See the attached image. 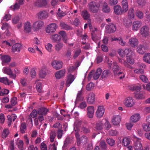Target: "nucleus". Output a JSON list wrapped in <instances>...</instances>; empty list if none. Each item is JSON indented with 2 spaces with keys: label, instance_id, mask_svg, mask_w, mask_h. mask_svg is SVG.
Listing matches in <instances>:
<instances>
[{
  "label": "nucleus",
  "instance_id": "nucleus-1",
  "mask_svg": "<svg viewBox=\"0 0 150 150\" xmlns=\"http://www.w3.org/2000/svg\"><path fill=\"white\" fill-rule=\"evenodd\" d=\"M89 9L93 13H95L98 12V8L100 7L99 4L94 1H92L89 4Z\"/></svg>",
  "mask_w": 150,
  "mask_h": 150
},
{
  "label": "nucleus",
  "instance_id": "nucleus-2",
  "mask_svg": "<svg viewBox=\"0 0 150 150\" xmlns=\"http://www.w3.org/2000/svg\"><path fill=\"white\" fill-rule=\"evenodd\" d=\"M51 64L55 69L58 70L62 68L63 63L60 60H54L51 62Z\"/></svg>",
  "mask_w": 150,
  "mask_h": 150
},
{
  "label": "nucleus",
  "instance_id": "nucleus-3",
  "mask_svg": "<svg viewBox=\"0 0 150 150\" xmlns=\"http://www.w3.org/2000/svg\"><path fill=\"white\" fill-rule=\"evenodd\" d=\"M106 32L108 34L114 33L116 30V25L112 23H110L105 27Z\"/></svg>",
  "mask_w": 150,
  "mask_h": 150
},
{
  "label": "nucleus",
  "instance_id": "nucleus-4",
  "mask_svg": "<svg viewBox=\"0 0 150 150\" xmlns=\"http://www.w3.org/2000/svg\"><path fill=\"white\" fill-rule=\"evenodd\" d=\"M44 22L41 20H39L34 23L33 25V29L34 31H37L41 29L44 25Z\"/></svg>",
  "mask_w": 150,
  "mask_h": 150
},
{
  "label": "nucleus",
  "instance_id": "nucleus-5",
  "mask_svg": "<svg viewBox=\"0 0 150 150\" xmlns=\"http://www.w3.org/2000/svg\"><path fill=\"white\" fill-rule=\"evenodd\" d=\"M38 18L40 20L47 18L48 16V14L46 10L40 11L37 14Z\"/></svg>",
  "mask_w": 150,
  "mask_h": 150
},
{
  "label": "nucleus",
  "instance_id": "nucleus-6",
  "mask_svg": "<svg viewBox=\"0 0 150 150\" xmlns=\"http://www.w3.org/2000/svg\"><path fill=\"white\" fill-rule=\"evenodd\" d=\"M35 6L38 8L45 7L47 5L46 0H36L34 3Z\"/></svg>",
  "mask_w": 150,
  "mask_h": 150
},
{
  "label": "nucleus",
  "instance_id": "nucleus-7",
  "mask_svg": "<svg viewBox=\"0 0 150 150\" xmlns=\"http://www.w3.org/2000/svg\"><path fill=\"white\" fill-rule=\"evenodd\" d=\"M95 95L93 93H90L86 97L87 102L89 104H93L95 102Z\"/></svg>",
  "mask_w": 150,
  "mask_h": 150
},
{
  "label": "nucleus",
  "instance_id": "nucleus-8",
  "mask_svg": "<svg viewBox=\"0 0 150 150\" xmlns=\"http://www.w3.org/2000/svg\"><path fill=\"white\" fill-rule=\"evenodd\" d=\"M57 28L56 24L54 23L49 24L46 29V32L48 33H53L54 32Z\"/></svg>",
  "mask_w": 150,
  "mask_h": 150
},
{
  "label": "nucleus",
  "instance_id": "nucleus-9",
  "mask_svg": "<svg viewBox=\"0 0 150 150\" xmlns=\"http://www.w3.org/2000/svg\"><path fill=\"white\" fill-rule=\"evenodd\" d=\"M124 104L127 107H131L134 105V102L132 98L129 97L126 98Z\"/></svg>",
  "mask_w": 150,
  "mask_h": 150
},
{
  "label": "nucleus",
  "instance_id": "nucleus-10",
  "mask_svg": "<svg viewBox=\"0 0 150 150\" xmlns=\"http://www.w3.org/2000/svg\"><path fill=\"white\" fill-rule=\"evenodd\" d=\"M105 110L103 106H98V108L96 113L97 117L98 118L102 117L104 113Z\"/></svg>",
  "mask_w": 150,
  "mask_h": 150
},
{
  "label": "nucleus",
  "instance_id": "nucleus-11",
  "mask_svg": "<svg viewBox=\"0 0 150 150\" xmlns=\"http://www.w3.org/2000/svg\"><path fill=\"white\" fill-rule=\"evenodd\" d=\"M140 33L144 37H146L149 35V28L146 26L142 27L140 30Z\"/></svg>",
  "mask_w": 150,
  "mask_h": 150
},
{
  "label": "nucleus",
  "instance_id": "nucleus-12",
  "mask_svg": "<svg viewBox=\"0 0 150 150\" xmlns=\"http://www.w3.org/2000/svg\"><path fill=\"white\" fill-rule=\"evenodd\" d=\"M11 58L8 55H4L1 57L2 60V64L3 65H6L11 61Z\"/></svg>",
  "mask_w": 150,
  "mask_h": 150
},
{
  "label": "nucleus",
  "instance_id": "nucleus-13",
  "mask_svg": "<svg viewBox=\"0 0 150 150\" xmlns=\"http://www.w3.org/2000/svg\"><path fill=\"white\" fill-rule=\"evenodd\" d=\"M75 78L74 75L69 74L68 75L67 80L66 81V87H69L75 79Z\"/></svg>",
  "mask_w": 150,
  "mask_h": 150
},
{
  "label": "nucleus",
  "instance_id": "nucleus-14",
  "mask_svg": "<svg viewBox=\"0 0 150 150\" xmlns=\"http://www.w3.org/2000/svg\"><path fill=\"white\" fill-rule=\"evenodd\" d=\"M114 13L116 15H120L124 12L121 7L120 5H117L114 6Z\"/></svg>",
  "mask_w": 150,
  "mask_h": 150
},
{
  "label": "nucleus",
  "instance_id": "nucleus-15",
  "mask_svg": "<svg viewBox=\"0 0 150 150\" xmlns=\"http://www.w3.org/2000/svg\"><path fill=\"white\" fill-rule=\"evenodd\" d=\"M129 43L131 46L135 47H137L138 42L137 39L135 38H133L129 40Z\"/></svg>",
  "mask_w": 150,
  "mask_h": 150
},
{
  "label": "nucleus",
  "instance_id": "nucleus-16",
  "mask_svg": "<svg viewBox=\"0 0 150 150\" xmlns=\"http://www.w3.org/2000/svg\"><path fill=\"white\" fill-rule=\"evenodd\" d=\"M83 123L81 120H77L75 123L74 125V129L76 132L80 131V127H81V125Z\"/></svg>",
  "mask_w": 150,
  "mask_h": 150
},
{
  "label": "nucleus",
  "instance_id": "nucleus-17",
  "mask_svg": "<svg viewBox=\"0 0 150 150\" xmlns=\"http://www.w3.org/2000/svg\"><path fill=\"white\" fill-rule=\"evenodd\" d=\"M113 70L115 75L120 74L122 73V72H120L121 68L117 65H115L113 67Z\"/></svg>",
  "mask_w": 150,
  "mask_h": 150
},
{
  "label": "nucleus",
  "instance_id": "nucleus-18",
  "mask_svg": "<svg viewBox=\"0 0 150 150\" xmlns=\"http://www.w3.org/2000/svg\"><path fill=\"white\" fill-rule=\"evenodd\" d=\"M134 97L138 99H143L145 98V96L142 93L138 91H135L134 93Z\"/></svg>",
  "mask_w": 150,
  "mask_h": 150
},
{
  "label": "nucleus",
  "instance_id": "nucleus-19",
  "mask_svg": "<svg viewBox=\"0 0 150 150\" xmlns=\"http://www.w3.org/2000/svg\"><path fill=\"white\" fill-rule=\"evenodd\" d=\"M21 47L22 45L20 44L17 43L12 46V49L13 51L14 52L16 51L19 52L20 51Z\"/></svg>",
  "mask_w": 150,
  "mask_h": 150
},
{
  "label": "nucleus",
  "instance_id": "nucleus-20",
  "mask_svg": "<svg viewBox=\"0 0 150 150\" xmlns=\"http://www.w3.org/2000/svg\"><path fill=\"white\" fill-rule=\"evenodd\" d=\"M121 119V118L119 116H117L114 117L112 119V122L114 125H117L120 122Z\"/></svg>",
  "mask_w": 150,
  "mask_h": 150
},
{
  "label": "nucleus",
  "instance_id": "nucleus-21",
  "mask_svg": "<svg viewBox=\"0 0 150 150\" xmlns=\"http://www.w3.org/2000/svg\"><path fill=\"white\" fill-rule=\"evenodd\" d=\"M24 30L25 32L29 33L31 30V27L30 23L29 22H27L24 24Z\"/></svg>",
  "mask_w": 150,
  "mask_h": 150
},
{
  "label": "nucleus",
  "instance_id": "nucleus-22",
  "mask_svg": "<svg viewBox=\"0 0 150 150\" xmlns=\"http://www.w3.org/2000/svg\"><path fill=\"white\" fill-rule=\"evenodd\" d=\"M141 26V23L137 21H134L132 25V30H138Z\"/></svg>",
  "mask_w": 150,
  "mask_h": 150
},
{
  "label": "nucleus",
  "instance_id": "nucleus-23",
  "mask_svg": "<svg viewBox=\"0 0 150 150\" xmlns=\"http://www.w3.org/2000/svg\"><path fill=\"white\" fill-rule=\"evenodd\" d=\"M65 73V69L62 70L57 72L55 74L56 78L57 79H60L64 76Z\"/></svg>",
  "mask_w": 150,
  "mask_h": 150
},
{
  "label": "nucleus",
  "instance_id": "nucleus-24",
  "mask_svg": "<svg viewBox=\"0 0 150 150\" xmlns=\"http://www.w3.org/2000/svg\"><path fill=\"white\" fill-rule=\"evenodd\" d=\"M122 11L124 12H126L128 9V4L127 0H123L122 2Z\"/></svg>",
  "mask_w": 150,
  "mask_h": 150
},
{
  "label": "nucleus",
  "instance_id": "nucleus-25",
  "mask_svg": "<svg viewBox=\"0 0 150 150\" xmlns=\"http://www.w3.org/2000/svg\"><path fill=\"white\" fill-rule=\"evenodd\" d=\"M132 21L129 18H125L123 20V23L126 28H129L132 24Z\"/></svg>",
  "mask_w": 150,
  "mask_h": 150
},
{
  "label": "nucleus",
  "instance_id": "nucleus-26",
  "mask_svg": "<svg viewBox=\"0 0 150 150\" xmlns=\"http://www.w3.org/2000/svg\"><path fill=\"white\" fill-rule=\"evenodd\" d=\"M124 52L126 55V56L127 57H133L134 56L135 54L133 51L131 49H126L124 50Z\"/></svg>",
  "mask_w": 150,
  "mask_h": 150
},
{
  "label": "nucleus",
  "instance_id": "nucleus-27",
  "mask_svg": "<svg viewBox=\"0 0 150 150\" xmlns=\"http://www.w3.org/2000/svg\"><path fill=\"white\" fill-rule=\"evenodd\" d=\"M140 119L139 114L138 113L135 114L131 117V121L132 122H136Z\"/></svg>",
  "mask_w": 150,
  "mask_h": 150
},
{
  "label": "nucleus",
  "instance_id": "nucleus-28",
  "mask_svg": "<svg viewBox=\"0 0 150 150\" xmlns=\"http://www.w3.org/2000/svg\"><path fill=\"white\" fill-rule=\"evenodd\" d=\"M48 111V110L45 108H41L38 110V113L40 115H45Z\"/></svg>",
  "mask_w": 150,
  "mask_h": 150
},
{
  "label": "nucleus",
  "instance_id": "nucleus-29",
  "mask_svg": "<svg viewBox=\"0 0 150 150\" xmlns=\"http://www.w3.org/2000/svg\"><path fill=\"white\" fill-rule=\"evenodd\" d=\"M50 38L52 41L54 42H59L60 40V37L58 34H54L51 36Z\"/></svg>",
  "mask_w": 150,
  "mask_h": 150
},
{
  "label": "nucleus",
  "instance_id": "nucleus-30",
  "mask_svg": "<svg viewBox=\"0 0 150 150\" xmlns=\"http://www.w3.org/2000/svg\"><path fill=\"white\" fill-rule=\"evenodd\" d=\"M137 52L139 53L143 54L145 52V47L143 45H139L137 47Z\"/></svg>",
  "mask_w": 150,
  "mask_h": 150
},
{
  "label": "nucleus",
  "instance_id": "nucleus-31",
  "mask_svg": "<svg viewBox=\"0 0 150 150\" xmlns=\"http://www.w3.org/2000/svg\"><path fill=\"white\" fill-rule=\"evenodd\" d=\"M47 69L45 67L42 68V69L40 70L39 73V76L40 78H44L46 75V72Z\"/></svg>",
  "mask_w": 150,
  "mask_h": 150
},
{
  "label": "nucleus",
  "instance_id": "nucleus-32",
  "mask_svg": "<svg viewBox=\"0 0 150 150\" xmlns=\"http://www.w3.org/2000/svg\"><path fill=\"white\" fill-rule=\"evenodd\" d=\"M0 82L3 83L5 84H7L8 85H9L12 83V81L9 82L7 78L6 77L0 78Z\"/></svg>",
  "mask_w": 150,
  "mask_h": 150
},
{
  "label": "nucleus",
  "instance_id": "nucleus-33",
  "mask_svg": "<svg viewBox=\"0 0 150 150\" xmlns=\"http://www.w3.org/2000/svg\"><path fill=\"white\" fill-rule=\"evenodd\" d=\"M144 61L148 64H150V53L145 54L143 57Z\"/></svg>",
  "mask_w": 150,
  "mask_h": 150
},
{
  "label": "nucleus",
  "instance_id": "nucleus-34",
  "mask_svg": "<svg viewBox=\"0 0 150 150\" xmlns=\"http://www.w3.org/2000/svg\"><path fill=\"white\" fill-rule=\"evenodd\" d=\"M56 136V132L53 131H51L50 135V141L51 142H53L54 140V138Z\"/></svg>",
  "mask_w": 150,
  "mask_h": 150
},
{
  "label": "nucleus",
  "instance_id": "nucleus-35",
  "mask_svg": "<svg viewBox=\"0 0 150 150\" xmlns=\"http://www.w3.org/2000/svg\"><path fill=\"white\" fill-rule=\"evenodd\" d=\"M58 34H59V36L60 37V39L62 38L65 43H66V32L65 31L62 30L59 31Z\"/></svg>",
  "mask_w": 150,
  "mask_h": 150
},
{
  "label": "nucleus",
  "instance_id": "nucleus-36",
  "mask_svg": "<svg viewBox=\"0 0 150 150\" xmlns=\"http://www.w3.org/2000/svg\"><path fill=\"white\" fill-rule=\"evenodd\" d=\"M82 15L85 20H87L90 17V14H88L87 11L85 10L82 11Z\"/></svg>",
  "mask_w": 150,
  "mask_h": 150
},
{
  "label": "nucleus",
  "instance_id": "nucleus-37",
  "mask_svg": "<svg viewBox=\"0 0 150 150\" xmlns=\"http://www.w3.org/2000/svg\"><path fill=\"white\" fill-rule=\"evenodd\" d=\"M103 12L108 13L110 12V9L106 3H105L103 6Z\"/></svg>",
  "mask_w": 150,
  "mask_h": 150
},
{
  "label": "nucleus",
  "instance_id": "nucleus-38",
  "mask_svg": "<svg viewBox=\"0 0 150 150\" xmlns=\"http://www.w3.org/2000/svg\"><path fill=\"white\" fill-rule=\"evenodd\" d=\"M26 128V125L25 123L23 122L21 125L20 131L22 133H24L25 132V130Z\"/></svg>",
  "mask_w": 150,
  "mask_h": 150
},
{
  "label": "nucleus",
  "instance_id": "nucleus-39",
  "mask_svg": "<svg viewBox=\"0 0 150 150\" xmlns=\"http://www.w3.org/2000/svg\"><path fill=\"white\" fill-rule=\"evenodd\" d=\"M110 71L109 70H105L102 73L101 77L102 78L107 77L109 74H110Z\"/></svg>",
  "mask_w": 150,
  "mask_h": 150
},
{
  "label": "nucleus",
  "instance_id": "nucleus-40",
  "mask_svg": "<svg viewBox=\"0 0 150 150\" xmlns=\"http://www.w3.org/2000/svg\"><path fill=\"white\" fill-rule=\"evenodd\" d=\"M99 146L102 150H106L107 144L104 141H101L100 142Z\"/></svg>",
  "mask_w": 150,
  "mask_h": 150
},
{
  "label": "nucleus",
  "instance_id": "nucleus-41",
  "mask_svg": "<svg viewBox=\"0 0 150 150\" xmlns=\"http://www.w3.org/2000/svg\"><path fill=\"white\" fill-rule=\"evenodd\" d=\"M103 124L101 122H99L96 124V129L97 130H101L103 128Z\"/></svg>",
  "mask_w": 150,
  "mask_h": 150
},
{
  "label": "nucleus",
  "instance_id": "nucleus-42",
  "mask_svg": "<svg viewBox=\"0 0 150 150\" xmlns=\"http://www.w3.org/2000/svg\"><path fill=\"white\" fill-rule=\"evenodd\" d=\"M9 132L8 129H4L2 134V137L4 139L6 138L9 134Z\"/></svg>",
  "mask_w": 150,
  "mask_h": 150
},
{
  "label": "nucleus",
  "instance_id": "nucleus-43",
  "mask_svg": "<svg viewBox=\"0 0 150 150\" xmlns=\"http://www.w3.org/2000/svg\"><path fill=\"white\" fill-rule=\"evenodd\" d=\"M82 92L81 91H79L77 94L76 100L75 102V103H76L77 102L82 100L83 98L82 96Z\"/></svg>",
  "mask_w": 150,
  "mask_h": 150
},
{
  "label": "nucleus",
  "instance_id": "nucleus-44",
  "mask_svg": "<svg viewBox=\"0 0 150 150\" xmlns=\"http://www.w3.org/2000/svg\"><path fill=\"white\" fill-rule=\"evenodd\" d=\"M4 73L9 75L12 74L11 69L9 67H4L3 69Z\"/></svg>",
  "mask_w": 150,
  "mask_h": 150
},
{
  "label": "nucleus",
  "instance_id": "nucleus-45",
  "mask_svg": "<svg viewBox=\"0 0 150 150\" xmlns=\"http://www.w3.org/2000/svg\"><path fill=\"white\" fill-rule=\"evenodd\" d=\"M137 2L139 6L141 8H143L145 5L146 2L145 0H138Z\"/></svg>",
  "mask_w": 150,
  "mask_h": 150
},
{
  "label": "nucleus",
  "instance_id": "nucleus-46",
  "mask_svg": "<svg viewBox=\"0 0 150 150\" xmlns=\"http://www.w3.org/2000/svg\"><path fill=\"white\" fill-rule=\"evenodd\" d=\"M106 142L107 143L111 146H113L115 144V141L111 138L107 139Z\"/></svg>",
  "mask_w": 150,
  "mask_h": 150
},
{
  "label": "nucleus",
  "instance_id": "nucleus-47",
  "mask_svg": "<svg viewBox=\"0 0 150 150\" xmlns=\"http://www.w3.org/2000/svg\"><path fill=\"white\" fill-rule=\"evenodd\" d=\"M20 150H23V142L21 140H19V142L17 144Z\"/></svg>",
  "mask_w": 150,
  "mask_h": 150
},
{
  "label": "nucleus",
  "instance_id": "nucleus-48",
  "mask_svg": "<svg viewBox=\"0 0 150 150\" xmlns=\"http://www.w3.org/2000/svg\"><path fill=\"white\" fill-rule=\"evenodd\" d=\"M133 11L134 10L132 8H130L129 11L128 16L130 18H132L134 17V13Z\"/></svg>",
  "mask_w": 150,
  "mask_h": 150
},
{
  "label": "nucleus",
  "instance_id": "nucleus-49",
  "mask_svg": "<svg viewBox=\"0 0 150 150\" xmlns=\"http://www.w3.org/2000/svg\"><path fill=\"white\" fill-rule=\"evenodd\" d=\"M94 86V85L92 82H91L88 83L86 86V90L88 91H90Z\"/></svg>",
  "mask_w": 150,
  "mask_h": 150
},
{
  "label": "nucleus",
  "instance_id": "nucleus-50",
  "mask_svg": "<svg viewBox=\"0 0 150 150\" xmlns=\"http://www.w3.org/2000/svg\"><path fill=\"white\" fill-rule=\"evenodd\" d=\"M9 92L8 90L6 89H3L0 91V96H4L7 94Z\"/></svg>",
  "mask_w": 150,
  "mask_h": 150
},
{
  "label": "nucleus",
  "instance_id": "nucleus-51",
  "mask_svg": "<svg viewBox=\"0 0 150 150\" xmlns=\"http://www.w3.org/2000/svg\"><path fill=\"white\" fill-rule=\"evenodd\" d=\"M55 49L56 50L59 51L63 47V44L61 43L57 44L55 45Z\"/></svg>",
  "mask_w": 150,
  "mask_h": 150
},
{
  "label": "nucleus",
  "instance_id": "nucleus-52",
  "mask_svg": "<svg viewBox=\"0 0 150 150\" xmlns=\"http://www.w3.org/2000/svg\"><path fill=\"white\" fill-rule=\"evenodd\" d=\"M36 88L38 91L40 93L42 91V83L40 82L37 83L36 86Z\"/></svg>",
  "mask_w": 150,
  "mask_h": 150
},
{
  "label": "nucleus",
  "instance_id": "nucleus-53",
  "mask_svg": "<svg viewBox=\"0 0 150 150\" xmlns=\"http://www.w3.org/2000/svg\"><path fill=\"white\" fill-rule=\"evenodd\" d=\"M132 57H129V56L126 57L127 60V62L131 64H133L134 63V60L132 58Z\"/></svg>",
  "mask_w": 150,
  "mask_h": 150
},
{
  "label": "nucleus",
  "instance_id": "nucleus-54",
  "mask_svg": "<svg viewBox=\"0 0 150 150\" xmlns=\"http://www.w3.org/2000/svg\"><path fill=\"white\" fill-rule=\"evenodd\" d=\"M87 139V137L83 135L82 136L80 139V144L81 143H86Z\"/></svg>",
  "mask_w": 150,
  "mask_h": 150
},
{
  "label": "nucleus",
  "instance_id": "nucleus-55",
  "mask_svg": "<svg viewBox=\"0 0 150 150\" xmlns=\"http://www.w3.org/2000/svg\"><path fill=\"white\" fill-rule=\"evenodd\" d=\"M135 149L136 150H142V144L140 142L137 143L136 145L135 146Z\"/></svg>",
  "mask_w": 150,
  "mask_h": 150
},
{
  "label": "nucleus",
  "instance_id": "nucleus-56",
  "mask_svg": "<svg viewBox=\"0 0 150 150\" xmlns=\"http://www.w3.org/2000/svg\"><path fill=\"white\" fill-rule=\"evenodd\" d=\"M17 98L16 97H13L11 100V104L12 105L15 106L17 103Z\"/></svg>",
  "mask_w": 150,
  "mask_h": 150
},
{
  "label": "nucleus",
  "instance_id": "nucleus-57",
  "mask_svg": "<svg viewBox=\"0 0 150 150\" xmlns=\"http://www.w3.org/2000/svg\"><path fill=\"white\" fill-rule=\"evenodd\" d=\"M149 125L144 124L143 125V129L146 131H150V124Z\"/></svg>",
  "mask_w": 150,
  "mask_h": 150
},
{
  "label": "nucleus",
  "instance_id": "nucleus-58",
  "mask_svg": "<svg viewBox=\"0 0 150 150\" xmlns=\"http://www.w3.org/2000/svg\"><path fill=\"white\" fill-rule=\"evenodd\" d=\"M136 14L137 17L140 18H143V13L140 11H137L136 12Z\"/></svg>",
  "mask_w": 150,
  "mask_h": 150
},
{
  "label": "nucleus",
  "instance_id": "nucleus-59",
  "mask_svg": "<svg viewBox=\"0 0 150 150\" xmlns=\"http://www.w3.org/2000/svg\"><path fill=\"white\" fill-rule=\"evenodd\" d=\"M140 79L142 80V81L145 83H146L148 81V79L146 77L143 75H142L140 76Z\"/></svg>",
  "mask_w": 150,
  "mask_h": 150
},
{
  "label": "nucleus",
  "instance_id": "nucleus-60",
  "mask_svg": "<svg viewBox=\"0 0 150 150\" xmlns=\"http://www.w3.org/2000/svg\"><path fill=\"white\" fill-rule=\"evenodd\" d=\"M75 136L77 139V145L79 146L80 145V135L78 132L75 133Z\"/></svg>",
  "mask_w": 150,
  "mask_h": 150
},
{
  "label": "nucleus",
  "instance_id": "nucleus-61",
  "mask_svg": "<svg viewBox=\"0 0 150 150\" xmlns=\"http://www.w3.org/2000/svg\"><path fill=\"white\" fill-rule=\"evenodd\" d=\"M81 52V50L80 49H79L76 50L74 53V54L73 56L74 58H76L78 57L80 54Z\"/></svg>",
  "mask_w": 150,
  "mask_h": 150
},
{
  "label": "nucleus",
  "instance_id": "nucleus-62",
  "mask_svg": "<svg viewBox=\"0 0 150 150\" xmlns=\"http://www.w3.org/2000/svg\"><path fill=\"white\" fill-rule=\"evenodd\" d=\"M117 52L119 54L121 57H123L125 54L124 52V50L123 51L121 49H119L118 50Z\"/></svg>",
  "mask_w": 150,
  "mask_h": 150
},
{
  "label": "nucleus",
  "instance_id": "nucleus-63",
  "mask_svg": "<svg viewBox=\"0 0 150 150\" xmlns=\"http://www.w3.org/2000/svg\"><path fill=\"white\" fill-rule=\"evenodd\" d=\"M19 18L18 16H15L12 19L13 23L14 24H16L18 23L19 20Z\"/></svg>",
  "mask_w": 150,
  "mask_h": 150
},
{
  "label": "nucleus",
  "instance_id": "nucleus-64",
  "mask_svg": "<svg viewBox=\"0 0 150 150\" xmlns=\"http://www.w3.org/2000/svg\"><path fill=\"white\" fill-rule=\"evenodd\" d=\"M40 147L41 150H47V146L46 144L43 142H42L41 143Z\"/></svg>",
  "mask_w": 150,
  "mask_h": 150
}]
</instances>
